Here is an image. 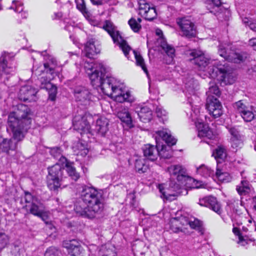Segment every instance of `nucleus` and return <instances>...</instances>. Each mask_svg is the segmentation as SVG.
<instances>
[{
    "label": "nucleus",
    "mask_w": 256,
    "mask_h": 256,
    "mask_svg": "<svg viewBox=\"0 0 256 256\" xmlns=\"http://www.w3.org/2000/svg\"><path fill=\"white\" fill-rule=\"evenodd\" d=\"M118 82L114 78L106 76L99 88L104 94L113 98L117 102H131L130 92H123L121 88H118Z\"/></svg>",
    "instance_id": "nucleus-3"
},
{
    "label": "nucleus",
    "mask_w": 256,
    "mask_h": 256,
    "mask_svg": "<svg viewBox=\"0 0 256 256\" xmlns=\"http://www.w3.org/2000/svg\"><path fill=\"white\" fill-rule=\"evenodd\" d=\"M38 92V90L32 86H23L19 90L18 100L24 102H35L36 100V94Z\"/></svg>",
    "instance_id": "nucleus-15"
},
{
    "label": "nucleus",
    "mask_w": 256,
    "mask_h": 256,
    "mask_svg": "<svg viewBox=\"0 0 256 256\" xmlns=\"http://www.w3.org/2000/svg\"><path fill=\"white\" fill-rule=\"evenodd\" d=\"M134 170L136 172L142 174L146 172L150 167L145 158H137L134 160Z\"/></svg>",
    "instance_id": "nucleus-29"
},
{
    "label": "nucleus",
    "mask_w": 256,
    "mask_h": 256,
    "mask_svg": "<svg viewBox=\"0 0 256 256\" xmlns=\"http://www.w3.org/2000/svg\"><path fill=\"white\" fill-rule=\"evenodd\" d=\"M232 232L236 235L238 236H239L242 234L239 228H234L232 229Z\"/></svg>",
    "instance_id": "nucleus-60"
},
{
    "label": "nucleus",
    "mask_w": 256,
    "mask_h": 256,
    "mask_svg": "<svg viewBox=\"0 0 256 256\" xmlns=\"http://www.w3.org/2000/svg\"><path fill=\"white\" fill-rule=\"evenodd\" d=\"M218 53L220 56L226 60L239 64L245 60L247 58V54L244 52H236L233 50L228 51L222 45H220L218 48Z\"/></svg>",
    "instance_id": "nucleus-12"
},
{
    "label": "nucleus",
    "mask_w": 256,
    "mask_h": 256,
    "mask_svg": "<svg viewBox=\"0 0 256 256\" xmlns=\"http://www.w3.org/2000/svg\"><path fill=\"white\" fill-rule=\"evenodd\" d=\"M88 152V148H84L82 150V154H84V156H86Z\"/></svg>",
    "instance_id": "nucleus-62"
},
{
    "label": "nucleus",
    "mask_w": 256,
    "mask_h": 256,
    "mask_svg": "<svg viewBox=\"0 0 256 256\" xmlns=\"http://www.w3.org/2000/svg\"><path fill=\"white\" fill-rule=\"evenodd\" d=\"M238 236V244H241L242 246H244L245 244H246V240L242 235H240Z\"/></svg>",
    "instance_id": "nucleus-57"
},
{
    "label": "nucleus",
    "mask_w": 256,
    "mask_h": 256,
    "mask_svg": "<svg viewBox=\"0 0 256 256\" xmlns=\"http://www.w3.org/2000/svg\"><path fill=\"white\" fill-rule=\"evenodd\" d=\"M30 110L26 104H17V142L24 137L30 125L31 119L28 116Z\"/></svg>",
    "instance_id": "nucleus-4"
},
{
    "label": "nucleus",
    "mask_w": 256,
    "mask_h": 256,
    "mask_svg": "<svg viewBox=\"0 0 256 256\" xmlns=\"http://www.w3.org/2000/svg\"><path fill=\"white\" fill-rule=\"evenodd\" d=\"M214 178L222 182H228L229 180V175L228 173L222 172V170L217 169L214 174Z\"/></svg>",
    "instance_id": "nucleus-41"
},
{
    "label": "nucleus",
    "mask_w": 256,
    "mask_h": 256,
    "mask_svg": "<svg viewBox=\"0 0 256 256\" xmlns=\"http://www.w3.org/2000/svg\"><path fill=\"white\" fill-rule=\"evenodd\" d=\"M168 171L170 174L172 178H176L179 182L186 178V170L181 165H172L168 168Z\"/></svg>",
    "instance_id": "nucleus-20"
},
{
    "label": "nucleus",
    "mask_w": 256,
    "mask_h": 256,
    "mask_svg": "<svg viewBox=\"0 0 256 256\" xmlns=\"http://www.w3.org/2000/svg\"><path fill=\"white\" fill-rule=\"evenodd\" d=\"M46 228L50 230H52L54 228V225L52 224V222L50 221L49 222H46Z\"/></svg>",
    "instance_id": "nucleus-58"
},
{
    "label": "nucleus",
    "mask_w": 256,
    "mask_h": 256,
    "mask_svg": "<svg viewBox=\"0 0 256 256\" xmlns=\"http://www.w3.org/2000/svg\"><path fill=\"white\" fill-rule=\"evenodd\" d=\"M210 94L208 96H212L211 94H215L216 96H220V92L218 87L216 85H212L209 88V90L208 92Z\"/></svg>",
    "instance_id": "nucleus-51"
},
{
    "label": "nucleus",
    "mask_w": 256,
    "mask_h": 256,
    "mask_svg": "<svg viewBox=\"0 0 256 256\" xmlns=\"http://www.w3.org/2000/svg\"><path fill=\"white\" fill-rule=\"evenodd\" d=\"M248 44L256 50V38H252L250 40Z\"/></svg>",
    "instance_id": "nucleus-55"
},
{
    "label": "nucleus",
    "mask_w": 256,
    "mask_h": 256,
    "mask_svg": "<svg viewBox=\"0 0 256 256\" xmlns=\"http://www.w3.org/2000/svg\"><path fill=\"white\" fill-rule=\"evenodd\" d=\"M138 110L136 111L135 114L139 118L140 120L143 122H150L152 118V112L148 106H143L137 108Z\"/></svg>",
    "instance_id": "nucleus-27"
},
{
    "label": "nucleus",
    "mask_w": 256,
    "mask_h": 256,
    "mask_svg": "<svg viewBox=\"0 0 256 256\" xmlns=\"http://www.w3.org/2000/svg\"><path fill=\"white\" fill-rule=\"evenodd\" d=\"M118 117L122 122H124L130 128L133 126L132 121L130 114L128 109L124 108L118 112Z\"/></svg>",
    "instance_id": "nucleus-30"
},
{
    "label": "nucleus",
    "mask_w": 256,
    "mask_h": 256,
    "mask_svg": "<svg viewBox=\"0 0 256 256\" xmlns=\"http://www.w3.org/2000/svg\"><path fill=\"white\" fill-rule=\"evenodd\" d=\"M144 156L148 160L154 162L158 156V149L156 146L150 144L144 145L142 148Z\"/></svg>",
    "instance_id": "nucleus-22"
},
{
    "label": "nucleus",
    "mask_w": 256,
    "mask_h": 256,
    "mask_svg": "<svg viewBox=\"0 0 256 256\" xmlns=\"http://www.w3.org/2000/svg\"><path fill=\"white\" fill-rule=\"evenodd\" d=\"M158 42L159 46L162 48L167 56L169 57L168 64H170L175 56V49L174 46L168 44L166 40L163 38H160Z\"/></svg>",
    "instance_id": "nucleus-26"
},
{
    "label": "nucleus",
    "mask_w": 256,
    "mask_h": 256,
    "mask_svg": "<svg viewBox=\"0 0 256 256\" xmlns=\"http://www.w3.org/2000/svg\"><path fill=\"white\" fill-rule=\"evenodd\" d=\"M212 0V2L213 3V4L217 7H218L222 4L220 0Z\"/></svg>",
    "instance_id": "nucleus-61"
},
{
    "label": "nucleus",
    "mask_w": 256,
    "mask_h": 256,
    "mask_svg": "<svg viewBox=\"0 0 256 256\" xmlns=\"http://www.w3.org/2000/svg\"><path fill=\"white\" fill-rule=\"evenodd\" d=\"M60 251L58 248L51 246L46 250L44 256H60Z\"/></svg>",
    "instance_id": "nucleus-47"
},
{
    "label": "nucleus",
    "mask_w": 256,
    "mask_h": 256,
    "mask_svg": "<svg viewBox=\"0 0 256 256\" xmlns=\"http://www.w3.org/2000/svg\"><path fill=\"white\" fill-rule=\"evenodd\" d=\"M72 124L74 129L79 131L81 134L90 132V124L84 116H76L73 118Z\"/></svg>",
    "instance_id": "nucleus-17"
},
{
    "label": "nucleus",
    "mask_w": 256,
    "mask_h": 256,
    "mask_svg": "<svg viewBox=\"0 0 256 256\" xmlns=\"http://www.w3.org/2000/svg\"><path fill=\"white\" fill-rule=\"evenodd\" d=\"M134 57L136 60V64L138 66H140L143 70L146 73H148V70L146 68V66L145 65L144 60L142 56L140 54V52L136 51L134 50L133 51Z\"/></svg>",
    "instance_id": "nucleus-38"
},
{
    "label": "nucleus",
    "mask_w": 256,
    "mask_h": 256,
    "mask_svg": "<svg viewBox=\"0 0 256 256\" xmlns=\"http://www.w3.org/2000/svg\"><path fill=\"white\" fill-rule=\"evenodd\" d=\"M64 167L68 176L74 181H77L80 178V174L78 172L76 168L73 166V163L66 160L65 162Z\"/></svg>",
    "instance_id": "nucleus-31"
},
{
    "label": "nucleus",
    "mask_w": 256,
    "mask_h": 256,
    "mask_svg": "<svg viewBox=\"0 0 256 256\" xmlns=\"http://www.w3.org/2000/svg\"><path fill=\"white\" fill-rule=\"evenodd\" d=\"M159 190L164 196L170 200H176L177 196L182 194L183 192L188 194L185 188H182L176 182L172 180L169 182L168 186L166 189L162 185H160Z\"/></svg>",
    "instance_id": "nucleus-9"
},
{
    "label": "nucleus",
    "mask_w": 256,
    "mask_h": 256,
    "mask_svg": "<svg viewBox=\"0 0 256 256\" xmlns=\"http://www.w3.org/2000/svg\"><path fill=\"white\" fill-rule=\"evenodd\" d=\"M50 79L48 78L46 76H42L39 80L40 87L41 89H46L52 87V83L50 82Z\"/></svg>",
    "instance_id": "nucleus-44"
},
{
    "label": "nucleus",
    "mask_w": 256,
    "mask_h": 256,
    "mask_svg": "<svg viewBox=\"0 0 256 256\" xmlns=\"http://www.w3.org/2000/svg\"><path fill=\"white\" fill-rule=\"evenodd\" d=\"M228 131L232 135L231 138H236L243 137V136L240 134V132L238 130V128L235 127L230 128L228 130Z\"/></svg>",
    "instance_id": "nucleus-50"
},
{
    "label": "nucleus",
    "mask_w": 256,
    "mask_h": 256,
    "mask_svg": "<svg viewBox=\"0 0 256 256\" xmlns=\"http://www.w3.org/2000/svg\"><path fill=\"white\" fill-rule=\"evenodd\" d=\"M14 60V55L4 54L0 57V72L9 74L8 69L12 68V62Z\"/></svg>",
    "instance_id": "nucleus-21"
},
{
    "label": "nucleus",
    "mask_w": 256,
    "mask_h": 256,
    "mask_svg": "<svg viewBox=\"0 0 256 256\" xmlns=\"http://www.w3.org/2000/svg\"><path fill=\"white\" fill-rule=\"evenodd\" d=\"M20 203L22 208L27 210L29 208L30 212L37 216L46 210L45 206L40 200L28 192H25L24 196L20 198Z\"/></svg>",
    "instance_id": "nucleus-8"
},
{
    "label": "nucleus",
    "mask_w": 256,
    "mask_h": 256,
    "mask_svg": "<svg viewBox=\"0 0 256 256\" xmlns=\"http://www.w3.org/2000/svg\"><path fill=\"white\" fill-rule=\"evenodd\" d=\"M233 107L246 122H250L254 118L252 106L246 104L242 100H238L233 104Z\"/></svg>",
    "instance_id": "nucleus-13"
},
{
    "label": "nucleus",
    "mask_w": 256,
    "mask_h": 256,
    "mask_svg": "<svg viewBox=\"0 0 256 256\" xmlns=\"http://www.w3.org/2000/svg\"><path fill=\"white\" fill-rule=\"evenodd\" d=\"M172 156V152L170 148L168 150H166L165 148L162 146L160 150H158V156L162 158L169 159Z\"/></svg>",
    "instance_id": "nucleus-42"
},
{
    "label": "nucleus",
    "mask_w": 256,
    "mask_h": 256,
    "mask_svg": "<svg viewBox=\"0 0 256 256\" xmlns=\"http://www.w3.org/2000/svg\"><path fill=\"white\" fill-rule=\"evenodd\" d=\"M116 254L114 250L110 248H107L106 246H102L98 253L97 256H116Z\"/></svg>",
    "instance_id": "nucleus-36"
},
{
    "label": "nucleus",
    "mask_w": 256,
    "mask_h": 256,
    "mask_svg": "<svg viewBox=\"0 0 256 256\" xmlns=\"http://www.w3.org/2000/svg\"><path fill=\"white\" fill-rule=\"evenodd\" d=\"M206 106L210 114L212 115L214 118H219L223 114L221 102L213 96H208Z\"/></svg>",
    "instance_id": "nucleus-14"
},
{
    "label": "nucleus",
    "mask_w": 256,
    "mask_h": 256,
    "mask_svg": "<svg viewBox=\"0 0 256 256\" xmlns=\"http://www.w3.org/2000/svg\"><path fill=\"white\" fill-rule=\"evenodd\" d=\"M108 122L106 118L102 117L97 120L96 130L98 134L104 136L108 130Z\"/></svg>",
    "instance_id": "nucleus-28"
},
{
    "label": "nucleus",
    "mask_w": 256,
    "mask_h": 256,
    "mask_svg": "<svg viewBox=\"0 0 256 256\" xmlns=\"http://www.w3.org/2000/svg\"><path fill=\"white\" fill-rule=\"evenodd\" d=\"M243 22L244 23V24H248V23H249V20L248 18H245L243 20Z\"/></svg>",
    "instance_id": "nucleus-64"
},
{
    "label": "nucleus",
    "mask_w": 256,
    "mask_h": 256,
    "mask_svg": "<svg viewBox=\"0 0 256 256\" xmlns=\"http://www.w3.org/2000/svg\"><path fill=\"white\" fill-rule=\"evenodd\" d=\"M62 246L68 250V253L72 256H81L83 249L78 241L75 240L64 241Z\"/></svg>",
    "instance_id": "nucleus-19"
},
{
    "label": "nucleus",
    "mask_w": 256,
    "mask_h": 256,
    "mask_svg": "<svg viewBox=\"0 0 256 256\" xmlns=\"http://www.w3.org/2000/svg\"><path fill=\"white\" fill-rule=\"evenodd\" d=\"M44 70L40 69V68H38L36 69H34V66L32 68V73L35 74L40 75L41 72H46L52 75L54 72V68L53 66H51L48 62L44 63Z\"/></svg>",
    "instance_id": "nucleus-34"
},
{
    "label": "nucleus",
    "mask_w": 256,
    "mask_h": 256,
    "mask_svg": "<svg viewBox=\"0 0 256 256\" xmlns=\"http://www.w3.org/2000/svg\"><path fill=\"white\" fill-rule=\"evenodd\" d=\"M75 2L76 8L84 14H87L88 13L84 0H76Z\"/></svg>",
    "instance_id": "nucleus-45"
},
{
    "label": "nucleus",
    "mask_w": 256,
    "mask_h": 256,
    "mask_svg": "<svg viewBox=\"0 0 256 256\" xmlns=\"http://www.w3.org/2000/svg\"><path fill=\"white\" fill-rule=\"evenodd\" d=\"M128 24L130 25L131 29L134 32H138L142 28V26L136 20L133 18H132L128 22Z\"/></svg>",
    "instance_id": "nucleus-43"
},
{
    "label": "nucleus",
    "mask_w": 256,
    "mask_h": 256,
    "mask_svg": "<svg viewBox=\"0 0 256 256\" xmlns=\"http://www.w3.org/2000/svg\"><path fill=\"white\" fill-rule=\"evenodd\" d=\"M102 28L110 35L114 42L120 46L126 57L128 58V53L131 50L126 40H124L119 31L116 30V26L109 20L104 21Z\"/></svg>",
    "instance_id": "nucleus-7"
},
{
    "label": "nucleus",
    "mask_w": 256,
    "mask_h": 256,
    "mask_svg": "<svg viewBox=\"0 0 256 256\" xmlns=\"http://www.w3.org/2000/svg\"><path fill=\"white\" fill-rule=\"evenodd\" d=\"M176 23L182 32L183 35L188 38L195 36L196 28L194 24L190 20L185 18H178L176 20Z\"/></svg>",
    "instance_id": "nucleus-16"
},
{
    "label": "nucleus",
    "mask_w": 256,
    "mask_h": 256,
    "mask_svg": "<svg viewBox=\"0 0 256 256\" xmlns=\"http://www.w3.org/2000/svg\"><path fill=\"white\" fill-rule=\"evenodd\" d=\"M231 140V146L232 148L237 151L238 149H240L243 146V137L236 138H230Z\"/></svg>",
    "instance_id": "nucleus-40"
},
{
    "label": "nucleus",
    "mask_w": 256,
    "mask_h": 256,
    "mask_svg": "<svg viewBox=\"0 0 256 256\" xmlns=\"http://www.w3.org/2000/svg\"><path fill=\"white\" fill-rule=\"evenodd\" d=\"M50 152L51 155L52 156L55 158L59 159L63 163H64V160L65 162L68 160L62 155V150L59 147H55L51 148Z\"/></svg>",
    "instance_id": "nucleus-37"
},
{
    "label": "nucleus",
    "mask_w": 256,
    "mask_h": 256,
    "mask_svg": "<svg viewBox=\"0 0 256 256\" xmlns=\"http://www.w3.org/2000/svg\"><path fill=\"white\" fill-rule=\"evenodd\" d=\"M74 96L76 102L86 107L92 102L94 95L87 88L81 86H77L74 90Z\"/></svg>",
    "instance_id": "nucleus-11"
},
{
    "label": "nucleus",
    "mask_w": 256,
    "mask_h": 256,
    "mask_svg": "<svg viewBox=\"0 0 256 256\" xmlns=\"http://www.w3.org/2000/svg\"><path fill=\"white\" fill-rule=\"evenodd\" d=\"M48 174L46 176V184L48 188L52 191L57 192L62 188V182L64 178V167L56 163L54 165L48 168Z\"/></svg>",
    "instance_id": "nucleus-5"
},
{
    "label": "nucleus",
    "mask_w": 256,
    "mask_h": 256,
    "mask_svg": "<svg viewBox=\"0 0 256 256\" xmlns=\"http://www.w3.org/2000/svg\"><path fill=\"white\" fill-rule=\"evenodd\" d=\"M19 5H20L22 6V4H18V2H17V10H16V12H18L19 13H20V12H22V8H18V6Z\"/></svg>",
    "instance_id": "nucleus-63"
},
{
    "label": "nucleus",
    "mask_w": 256,
    "mask_h": 256,
    "mask_svg": "<svg viewBox=\"0 0 256 256\" xmlns=\"http://www.w3.org/2000/svg\"><path fill=\"white\" fill-rule=\"evenodd\" d=\"M248 26L252 30L256 32V21L250 22Z\"/></svg>",
    "instance_id": "nucleus-56"
},
{
    "label": "nucleus",
    "mask_w": 256,
    "mask_h": 256,
    "mask_svg": "<svg viewBox=\"0 0 256 256\" xmlns=\"http://www.w3.org/2000/svg\"><path fill=\"white\" fill-rule=\"evenodd\" d=\"M186 54L192 57L190 60L194 64L199 70H206V67L210 64V60L206 58L202 52L193 50L188 52ZM206 71L210 78L225 83L226 78L230 74V70L226 64H218L216 61L208 67Z\"/></svg>",
    "instance_id": "nucleus-2"
},
{
    "label": "nucleus",
    "mask_w": 256,
    "mask_h": 256,
    "mask_svg": "<svg viewBox=\"0 0 256 256\" xmlns=\"http://www.w3.org/2000/svg\"><path fill=\"white\" fill-rule=\"evenodd\" d=\"M198 204L202 206L209 208L218 214H220L222 212L220 204L214 196H210L200 198Z\"/></svg>",
    "instance_id": "nucleus-18"
},
{
    "label": "nucleus",
    "mask_w": 256,
    "mask_h": 256,
    "mask_svg": "<svg viewBox=\"0 0 256 256\" xmlns=\"http://www.w3.org/2000/svg\"><path fill=\"white\" fill-rule=\"evenodd\" d=\"M212 155L216 160L217 162L221 163L224 161L226 158V149L222 146H218L213 152Z\"/></svg>",
    "instance_id": "nucleus-33"
},
{
    "label": "nucleus",
    "mask_w": 256,
    "mask_h": 256,
    "mask_svg": "<svg viewBox=\"0 0 256 256\" xmlns=\"http://www.w3.org/2000/svg\"><path fill=\"white\" fill-rule=\"evenodd\" d=\"M251 185L248 182L245 180L241 181L240 185L237 186L236 190L240 195H245L250 192Z\"/></svg>",
    "instance_id": "nucleus-35"
},
{
    "label": "nucleus",
    "mask_w": 256,
    "mask_h": 256,
    "mask_svg": "<svg viewBox=\"0 0 256 256\" xmlns=\"http://www.w3.org/2000/svg\"><path fill=\"white\" fill-rule=\"evenodd\" d=\"M89 69L92 71L88 73L92 85L98 89L106 77V69L102 64H93Z\"/></svg>",
    "instance_id": "nucleus-10"
},
{
    "label": "nucleus",
    "mask_w": 256,
    "mask_h": 256,
    "mask_svg": "<svg viewBox=\"0 0 256 256\" xmlns=\"http://www.w3.org/2000/svg\"><path fill=\"white\" fill-rule=\"evenodd\" d=\"M142 16H144L146 20L152 21L156 18L157 16L156 8L154 7H152L148 9V11H144Z\"/></svg>",
    "instance_id": "nucleus-39"
},
{
    "label": "nucleus",
    "mask_w": 256,
    "mask_h": 256,
    "mask_svg": "<svg viewBox=\"0 0 256 256\" xmlns=\"http://www.w3.org/2000/svg\"><path fill=\"white\" fill-rule=\"evenodd\" d=\"M104 209V198L100 191L94 187L85 186L74 210L83 218L92 219L100 215Z\"/></svg>",
    "instance_id": "nucleus-1"
},
{
    "label": "nucleus",
    "mask_w": 256,
    "mask_h": 256,
    "mask_svg": "<svg viewBox=\"0 0 256 256\" xmlns=\"http://www.w3.org/2000/svg\"><path fill=\"white\" fill-rule=\"evenodd\" d=\"M156 134L157 135L156 138V141L158 137L164 140L168 146H174L176 142V140L172 136L170 132L167 129L156 131Z\"/></svg>",
    "instance_id": "nucleus-25"
},
{
    "label": "nucleus",
    "mask_w": 256,
    "mask_h": 256,
    "mask_svg": "<svg viewBox=\"0 0 256 256\" xmlns=\"http://www.w3.org/2000/svg\"><path fill=\"white\" fill-rule=\"evenodd\" d=\"M196 127L198 130V135L200 138H206L212 140L215 138L212 130L209 128L206 124L198 122L196 123Z\"/></svg>",
    "instance_id": "nucleus-23"
},
{
    "label": "nucleus",
    "mask_w": 256,
    "mask_h": 256,
    "mask_svg": "<svg viewBox=\"0 0 256 256\" xmlns=\"http://www.w3.org/2000/svg\"><path fill=\"white\" fill-rule=\"evenodd\" d=\"M188 224L190 228L194 229H200L202 226V222L197 218H194V220H190Z\"/></svg>",
    "instance_id": "nucleus-49"
},
{
    "label": "nucleus",
    "mask_w": 256,
    "mask_h": 256,
    "mask_svg": "<svg viewBox=\"0 0 256 256\" xmlns=\"http://www.w3.org/2000/svg\"><path fill=\"white\" fill-rule=\"evenodd\" d=\"M38 216L42 220L45 222L46 224L47 222H49L50 221L49 220L48 216L46 213L45 211H43L42 212V214L40 216Z\"/></svg>",
    "instance_id": "nucleus-53"
},
{
    "label": "nucleus",
    "mask_w": 256,
    "mask_h": 256,
    "mask_svg": "<svg viewBox=\"0 0 256 256\" xmlns=\"http://www.w3.org/2000/svg\"><path fill=\"white\" fill-rule=\"evenodd\" d=\"M8 242V236L4 233L0 232V244L2 245V246L6 245Z\"/></svg>",
    "instance_id": "nucleus-52"
},
{
    "label": "nucleus",
    "mask_w": 256,
    "mask_h": 256,
    "mask_svg": "<svg viewBox=\"0 0 256 256\" xmlns=\"http://www.w3.org/2000/svg\"><path fill=\"white\" fill-rule=\"evenodd\" d=\"M95 43V39L89 38L85 44V56L90 58H93L94 56L100 52V49L96 48Z\"/></svg>",
    "instance_id": "nucleus-24"
},
{
    "label": "nucleus",
    "mask_w": 256,
    "mask_h": 256,
    "mask_svg": "<svg viewBox=\"0 0 256 256\" xmlns=\"http://www.w3.org/2000/svg\"><path fill=\"white\" fill-rule=\"evenodd\" d=\"M6 219L8 221H13L14 222L16 220L15 214H8L6 217Z\"/></svg>",
    "instance_id": "nucleus-54"
},
{
    "label": "nucleus",
    "mask_w": 256,
    "mask_h": 256,
    "mask_svg": "<svg viewBox=\"0 0 256 256\" xmlns=\"http://www.w3.org/2000/svg\"><path fill=\"white\" fill-rule=\"evenodd\" d=\"M46 90L48 92V100L52 102L54 101L57 94V87L52 84V87L47 88Z\"/></svg>",
    "instance_id": "nucleus-46"
},
{
    "label": "nucleus",
    "mask_w": 256,
    "mask_h": 256,
    "mask_svg": "<svg viewBox=\"0 0 256 256\" xmlns=\"http://www.w3.org/2000/svg\"><path fill=\"white\" fill-rule=\"evenodd\" d=\"M94 5L100 6L102 4V0H90Z\"/></svg>",
    "instance_id": "nucleus-59"
},
{
    "label": "nucleus",
    "mask_w": 256,
    "mask_h": 256,
    "mask_svg": "<svg viewBox=\"0 0 256 256\" xmlns=\"http://www.w3.org/2000/svg\"><path fill=\"white\" fill-rule=\"evenodd\" d=\"M196 172L201 176L208 178L209 177L214 179V170L204 164H202L196 168Z\"/></svg>",
    "instance_id": "nucleus-32"
},
{
    "label": "nucleus",
    "mask_w": 256,
    "mask_h": 256,
    "mask_svg": "<svg viewBox=\"0 0 256 256\" xmlns=\"http://www.w3.org/2000/svg\"><path fill=\"white\" fill-rule=\"evenodd\" d=\"M140 13L141 15L144 11H148L151 7L149 4L146 2L144 0H140L139 2Z\"/></svg>",
    "instance_id": "nucleus-48"
},
{
    "label": "nucleus",
    "mask_w": 256,
    "mask_h": 256,
    "mask_svg": "<svg viewBox=\"0 0 256 256\" xmlns=\"http://www.w3.org/2000/svg\"><path fill=\"white\" fill-rule=\"evenodd\" d=\"M6 130L12 135L14 140L4 139L0 142V149L8 153L10 150H14L16 148V113L14 112H10L8 116Z\"/></svg>",
    "instance_id": "nucleus-6"
}]
</instances>
